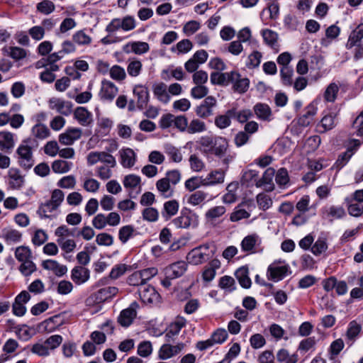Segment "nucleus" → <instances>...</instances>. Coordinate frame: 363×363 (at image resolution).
I'll return each instance as SVG.
<instances>
[{
    "instance_id": "f3484780",
    "label": "nucleus",
    "mask_w": 363,
    "mask_h": 363,
    "mask_svg": "<svg viewBox=\"0 0 363 363\" xmlns=\"http://www.w3.org/2000/svg\"><path fill=\"white\" fill-rule=\"evenodd\" d=\"M275 174V170L273 168H268L264 172L262 177L258 179L255 185L257 187L264 186L265 191H272L274 189V184L273 183V177Z\"/></svg>"
},
{
    "instance_id": "052dcab7",
    "label": "nucleus",
    "mask_w": 363,
    "mask_h": 363,
    "mask_svg": "<svg viewBox=\"0 0 363 363\" xmlns=\"http://www.w3.org/2000/svg\"><path fill=\"white\" fill-rule=\"evenodd\" d=\"M262 57V55L259 51L252 52L249 56L247 61L246 62V66L249 69H254L259 67L261 59Z\"/></svg>"
},
{
    "instance_id": "6e6552de",
    "label": "nucleus",
    "mask_w": 363,
    "mask_h": 363,
    "mask_svg": "<svg viewBox=\"0 0 363 363\" xmlns=\"http://www.w3.org/2000/svg\"><path fill=\"white\" fill-rule=\"evenodd\" d=\"M118 92V87L111 81L103 80L99 92V97L103 101H112Z\"/></svg>"
},
{
    "instance_id": "a878e982",
    "label": "nucleus",
    "mask_w": 363,
    "mask_h": 363,
    "mask_svg": "<svg viewBox=\"0 0 363 363\" xmlns=\"http://www.w3.org/2000/svg\"><path fill=\"white\" fill-rule=\"evenodd\" d=\"M317 113V108L314 104H310L305 109V113L298 118V123L301 126L306 127L313 121V117Z\"/></svg>"
},
{
    "instance_id": "c03bdc74",
    "label": "nucleus",
    "mask_w": 363,
    "mask_h": 363,
    "mask_svg": "<svg viewBox=\"0 0 363 363\" xmlns=\"http://www.w3.org/2000/svg\"><path fill=\"white\" fill-rule=\"evenodd\" d=\"M238 188V184L236 182L230 183L226 188L227 193L223 196V201L225 203H232L236 201L237 196L235 194Z\"/></svg>"
},
{
    "instance_id": "f03ea898",
    "label": "nucleus",
    "mask_w": 363,
    "mask_h": 363,
    "mask_svg": "<svg viewBox=\"0 0 363 363\" xmlns=\"http://www.w3.org/2000/svg\"><path fill=\"white\" fill-rule=\"evenodd\" d=\"M136 27V22L133 16H126L123 18H116L111 20V21L107 25L106 30L112 33L119 29H122L123 31H130L133 30Z\"/></svg>"
},
{
    "instance_id": "bf43d9fd",
    "label": "nucleus",
    "mask_w": 363,
    "mask_h": 363,
    "mask_svg": "<svg viewBox=\"0 0 363 363\" xmlns=\"http://www.w3.org/2000/svg\"><path fill=\"white\" fill-rule=\"evenodd\" d=\"M57 208L58 206H55V203H52L50 201H48L40 206L38 213L41 218H50V216L47 213H52Z\"/></svg>"
},
{
    "instance_id": "58836bf2",
    "label": "nucleus",
    "mask_w": 363,
    "mask_h": 363,
    "mask_svg": "<svg viewBox=\"0 0 363 363\" xmlns=\"http://www.w3.org/2000/svg\"><path fill=\"white\" fill-rule=\"evenodd\" d=\"M13 146V135L8 131L0 132V148L1 150H10Z\"/></svg>"
},
{
    "instance_id": "aec40b11",
    "label": "nucleus",
    "mask_w": 363,
    "mask_h": 363,
    "mask_svg": "<svg viewBox=\"0 0 363 363\" xmlns=\"http://www.w3.org/2000/svg\"><path fill=\"white\" fill-rule=\"evenodd\" d=\"M139 296L144 303H151L158 299L159 294L150 285L141 286L138 289Z\"/></svg>"
},
{
    "instance_id": "bb28decb",
    "label": "nucleus",
    "mask_w": 363,
    "mask_h": 363,
    "mask_svg": "<svg viewBox=\"0 0 363 363\" xmlns=\"http://www.w3.org/2000/svg\"><path fill=\"white\" fill-rule=\"evenodd\" d=\"M363 38V23H359L356 28L352 30L349 36L346 47L347 49H351L354 46H358Z\"/></svg>"
},
{
    "instance_id": "338daca9",
    "label": "nucleus",
    "mask_w": 363,
    "mask_h": 363,
    "mask_svg": "<svg viewBox=\"0 0 363 363\" xmlns=\"http://www.w3.org/2000/svg\"><path fill=\"white\" fill-rule=\"evenodd\" d=\"M142 216L145 220L148 222H155L158 220L159 212L155 208L148 207L143 211Z\"/></svg>"
},
{
    "instance_id": "8fccbe9b",
    "label": "nucleus",
    "mask_w": 363,
    "mask_h": 363,
    "mask_svg": "<svg viewBox=\"0 0 363 363\" xmlns=\"http://www.w3.org/2000/svg\"><path fill=\"white\" fill-rule=\"evenodd\" d=\"M77 228H69L65 225H62L57 228L55 231V236L57 238H65L66 237H77Z\"/></svg>"
},
{
    "instance_id": "c85d7f7f",
    "label": "nucleus",
    "mask_w": 363,
    "mask_h": 363,
    "mask_svg": "<svg viewBox=\"0 0 363 363\" xmlns=\"http://www.w3.org/2000/svg\"><path fill=\"white\" fill-rule=\"evenodd\" d=\"M42 266L45 269L52 271L57 277H61L65 274L67 272L66 266L61 265L57 261L52 259L43 261Z\"/></svg>"
},
{
    "instance_id": "a211bd4d",
    "label": "nucleus",
    "mask_w": 363,
    "mask_h": 363,
    "mask_svg": "<svg viewBox=\"0 0 363 363\" xmlns=\"http://www.w3.org/2000/svg\"><path fill=\"white\" fill-rule=\"evenodd\" d=\"M321 213L323 218H328L330 221L334 219H342L346 216L343 207L336 206L324 207L321 209Z\"/></svg>"
},
{
    "instance_id": "c756f323",
    "label": "nucleus",
    "mask_w": 363,
    "mask_h": 363,
    "mask_svg": "<svg viewBox=\"0 0 363 363\" xmlns=\"http://www.w3.org/2000/svg\"><path fill=\"white\" fill-rule=\"evenodd\" d=\"M118 291L115 286H108L99 289L94 294L95 300L97 302H104L108 298L113 297Z\"/></svg>"
},
{
    "instance_id": "cd10ccee",
    "label": "nucleus",
    "mask_w": 363,
    "mask_h": 363,
    "mask_svg": "<svg viewBox=\"0 0 363 363\" xmlns=\"http://www.w3.org/2000/svg\"><path fill=\"white\" fill-rule=\"evenodd\" d=\"M225 172L222 169L211 171L204 178L206 186L221 184L224 182Z\"/></svg>"
},
{
    "instance_id": "423d86ee",
    "label": "nucleus",
    "mask_w": 363,
    "mask_h": 363,
    "mask_svg": "<svg viewBox=\"0 0 363 363\" xmlns=\"http://www.w3.org/2000/svg\"><path fill=\"white\" fill-rule=\"evenodd\" d=\"M261 244V238L257 233H252L243 238L240 246L244 252L253 254L259 251Z\"/></svg>"
},
{
    "instance_id": "c9c22d12",
    "label": "nucleus",
    "mask_w": 363,
    "mask_h": 363,
    "mask_svg": "<svg viewBox=\"0 0 363 363\" xmlns=\"http://www.w3.org/2000/svg\"><path fill=\"white\" fill-rule=\"evenodd\" d=\"M216 136L204 135L201 137L197 143L200 145L201 151L206 155H209L213 145L214 144Z\"/></svg>"
},
{
    "instance_id": "4be33fe9",
    "label": "nucleus",
    "mask_w": 363,
    "mask_h": 363,
    "mask_svg": "<svg viewBox=\"0 0 363 363\" xmlns=\"http://www.w3.org/2000/svg\"><path fill=\"white\" fill-rule=\"evenodd\" d=\"M74 118L83 126H88L93 121L91 113L82 106L76 108L74 111Z\"/></svg>"
},
{
    "instance_id": "864d4df0",
    "label": "nucleus",
    "mask_w": 363,
    "mask_h": 363,
    "mask_svg": "<svg viewBox=\"0 0 363 363\" xmlns=\"http://www.w3.org/2000/svg\"><path fill=\"white\" fill-rule=\"evenodd\" d=\"M294 75L293 68L291 67H282L280 69V76L281 79L282 84L285 86H292L293 79L292 77Z\"/></svg>"
},
{
    "instance_id": "de8ad7c7",
    "label": "nucleus",
    "mask_w": 363,
    "mask_h": 363,
    "mask_svg": "<svg viewBox=\"0 0 363 363\" xmlns=\"http://www.w3.org/2000/svg\"><path fill=\"white\" fill-rule=\"evenodd\" d=\"M72 163L65 160H55L52 164V171L55 173L63 174L69 172Z\"/></svg>"
},
{
    "instance_id": "603ef678",
    "label": "nucleus",
    "mask_w": 363,
    "mask_h": 363,
    "mask_svg": "<svg viewBox=\"0 0 363 363\" xmlns=\"http://www.w3.org/2000/svg\"><path fill=\"white\" fill-rule=\"evenodd\" d=\"M226 209L223 206H214L208 210L205 214L208 220L213 221L225 214Z\"/></svg>"
},
{
    "instance_id": "412c9836",
    "label": "nucleus",
    "mask_w": 363,
    "mask_h": 363,
    "mask_svg": "<svg viewBox=\"0 0 363 363\" xmlns=\"http://www.w3.org/2000/svg\"><path fill=\"white\" fill-rule=\"evenodd\" d=\"M90 277V271L83 267L77 266L72 270L71 278L72 281L78 285L82 284L87 281Z\"/></svg>"
},
{
    "instance_id": "4d7b16f0",
    "label": "nucleus",
    "mask_w": 363,
    "mask_h": 363,
    "mask_svg": "<svg viewBox=\"0 0 363 363\" xmlns=\"http://www.w3.org/2000/svg\"><path fill=\"white\" fill-rule=\"evenodd\" d=\"M328 249L326 239L318 238L315 242L311 246V252L315 255H320Z\"/></svg>"
},
{
    "instance_id": "b1692460",
    "label": "nucleus",
    "mask_w": 363,
    "mask_h": 363,
    "mask_svg": "<svg viewBox=\"0 0 363 363\" xmlns=\"http://www.w3.org/2000/svg\"><path fill=\"white\" fill-rule=\"evenodd\" d=\"M288 272L289 267L286 265L278 266L271 264L267 270L269 278L274 281L283 279L286 276Z\"/></svg>"
},
{
    "instance_id": "4c0bfd02",
    "label": "nucleus",
    "mask_w": 363,
    "mask_h": 363,
    "mask_svg": "<svg viewBox=\"0 0 363 363\" xmlns=\"http://www.w3.org/2000/svg\"><path fill=\"white\" fill-rule=\"evenodd\" d=\"M184 186L189 191H193L201 186H206V184L203 177L195 176L186 180Z\"/></svg>"
},
{
    "instance_id": "0e129e2a",
    "label": "nucleus",
    "mask_w": 363,
    "mask_h": 363,
    "mask_svg": "<svg viewBox=\"0 0 363 363\" xmlns=\"http://www.w3.org/2000/svg\"><path fill=\"white\" fill-rule=\"evenodd\" d=\"M55 6L51 1L43 0L37 4V10L45 15H48L55 11Z\"/></svg>"
},
{
    "instance_id": "680f3d73",
    "label": "nucleus",
    "mask_w": 363,
    "mask_h": 363,
    "mask_svg": "<svg viewBox=\"0 0 363 363\" xmlns=\"http://www.w3.org/2000/svg\"><path fill=\"white\" fill-rule=\"evenodd\" d=\"M15 257L21 262L26 261L31 258L30 250L24 246L18 247L15 251Z\"/></svg>"
},
{
    "instance_id": "2f4dec72",
    "label": "nucleus",
    "mask_w": 363,
    "mask_h": 363,
    "mask_svg": "<svg viewBox=\"0 0 363 363\" xmlns=\"http://www.w3.org/2000/svg\"><path fill=\"white\" fill-rule=\"evenodd\" d=\"M262 35L263 37L264 43L272 49L278 52V34L272 30L264 29L262 30Z\"/></svg>"
},
{
    "instance_id": "13d9d810",
    "label": "nucleus",
    "mask_w": 363,
    "mask_h": 363,
    "mask_svg": "<svg viewBox=\"0 0 363 363\" xmlns=\"http://www.w3.org/2000/svg\"><path fill=\"white\" fill-rule=\"evenodd\" d=\"M191 169L196 172L202 171L205 167L203 160L196 154L190 155L189 159Z\"/></svg>"
},
{
    "instance_id": "f704fd0d",
    "label": "nucleus",
    "mask_w": 363,
    "mask_h": 363,
    "mask_svg": "<svg viewBox=\"0 0 363 363\" xmlns=\"http://www.w3.org/2000/svg\"><path fill=\"white\" fill-rule=\"evenodd\" d=\"M206 130L207 126L205 122L199 118H194L189 122L186 133L193 135L203 133Z\"/></svg>"
},
{
    "instance_id": "72a5a7b5",
    "label": "nucleus",
    "mask_w": 363,
    "mask_h": 363,
    "mask_svg": "<svg viewBox=\"0 0 363 363\" xmlns=\"http://www.w3.org/2000/svg\"><path fill=\"white\" fill-rule=\"evenodd\" d=\"M171 184L165 177L159 179L156 182V188L160 194L165 198L171 197L174 193V189L171 186Z\"/></svg>"
},
{
    "instance_id": "4468645a",
    "label": "nucleus",
    "mask_w": 363,
    "mask_h": 363,
    "mask_svg": "<svg viewBox=\"0 0 363 363\" xmlns=\"http://www.w3.org/2000/svg\"><path fill=\"white\" fill-rule=\"evenodd\" d=\"M228 147V141L225 138L216 136L214 144L212 146L209 155H213L218 158H222L225 155Z\"/></svg>"
},
{
    "instance_id": "e2e57ef3",
    "label": "nucleus",
    "mask_w": 363,
    "mask_h": 363,
    "mask_svg": "<svg viewBox=\"0 0 363 363\" xmlns=\"http://www.w3.org/2000/svg\"><path fill=\"white\" fill-rule=\"evenodd\" d=\"M133 232L134 228L132 225L123 226L118 231V238L124 244L133 236Z\"/></svg>"
},
{
    "instance_id": "20e7f679",
    "label": "nucleus",
    "mask_w": 363,
    "mask_h": 363,
    "mask_svg": "<svg viewBox=\"0 0 363 363\" xmlns=\"http://www.w3.org/2000/svg\"><path fill=\"white\" fill-rule=\"evenodd\" d=\"M123 184L128 189L130 198H136L141 191V178L136 174H130L125 176Z\"/></svg>"
},
{
    "instance_id": "774afa93",
    "label": "nucleus",
    "mask_w": 363,
    "mask_h": 363,
    "mask_svg": "<svg viewBox=\"0 0 363 363\" xmlns=\"http://www.w3.org/2000/svg\"><path fill=\"white\" fill-rule=\"evenodd\" d=\"M19 270L24 276L28 277L36 270V266L34 262L29 259L21 262Z\"/></svg>"
},
{
    "instance_id": "09e8293b",
    "label": "nucleus",
    "mask_w": 363,
    "mask_h": 363,
    "mask_svg": "<svg viewBox=\"0 0 363 363\" xmlns=\"http://www.w3.org/2000/svg\"><path fill=\"white\" fill-rule=\"evenodd\" d=\"M72 41L79 45H87L91 43V38L84 30H80L73 34Z\"/></svg>"
},
{
    "instance_id": "ddd939ff",
    "label": "nucleus",
    "mask_w": 363,
    "mask_h": 363,
    "mask_svg": "<svg viewBox=\"0 0 363 363\" xmlns=\"http://www.w3.org/2000/svg\"><path fill=\"white\" fill-rule=\"evenodd\" d=\"M238 76V72L234 71L223 73L214 72L211 74V82L213 84L228 85L233 83Z\"/></svg>"
},
{
    "instance_id": "dca6fc26",
    "label": "nucleus",
    "mask_w": 363,
    "mask_h": 363,
    "mask_svg": "<svg viewBox=\"0 0 363 363\" xmlns=\"http://www.w3.org/2000/svg\"><path fill=\"white\" fill-rule=\"evenodd\" d=\"M82 130L78 128H68L65 133L59 136V141L65 145H72L74 141L79 140L82 136Z\"/></svg>"
},
{
    "instance_id": "39448f33",
    "label": "nucleus",
    "mask_w": 363,
    "mask_h": 363,
    "mask_svg": "<svg viewBox=\"0 0 363 363\" xmlns=\"http://www.w3.org/2000/svg\"><path fill=\"white\" fill-rule=\"evenodd\" d=\"M99 162L109 165L110 167H114L116 165L115 157L109 153L94 151L88 154L87 163L89 165L92 166Z\"/></svg>"
},
{
    "instance_id": "1a4fd4ad",
    "label": "nucleus",
    "mask_w": 363,
    "mask_h": 363,
    "mask_svg": "<svg viewBox=\"0 0 363 363\" xmlns=\"http://www.w3.org/2000/svg\"><path fill=\"white\" fill-rule=\"evenodd\" d=\"M216 99L212 96H207L195 109L196 114L201 118H207L213 115V108L216 105Z\"/></svg>"
},
{
    "instance_id": "6ab92c4d",
    "label": "nucleus",
    "mask_w": 363,
    "mask_h": 363,
    "mask_svg": "<svg viewBox=\"0 0 363 363\" xmlns=\"http://www.w3.org/2000/svg\"><path fill=\"white\" fill-rule=\"evenodd\" d=\"M187 269V264L184 261L174 262L165 269L168 277L177 279L182 277Z\"/></svg>"
},
{
    "instance_id": "79ce46f5",
    "label": "nucleus",
    "mask_w": 363,
    "mask_h": 363,
    "mask_svg": "<svg viewBox=\"0 0 363 363\" xmlns=\"http://www.w3.org/2000/svg\"><path fill=\"white\" fill-rule=\"evenodd\" d=\"M235 276L243 288L248 289L250 287L252 282L248 277V269L247 268H239L235 272Z\"/></svg>"
},
{
    "instance_id": "37998d69",
    "label": "nucleus",
    "mask_w": 363,
    "mask_h": 363,
    "mask_svg": "<svg viewBox=\"0 0 363 363\" xmlns=\"http://www.w3.org/2000/svg\"><path fill=\"white\" fill-rule=\"evenodd\" d=\"M9 185L12 189H20L23 184V177L16 169H11L9 172Z\"/></svg>"
},
{
    "instance_id": "f8f14e48",
    "label": "nucleus",
    "mask_w": 363,
    "mask_h": 363,
    "mask_svg": "<svg viewBox=\"0 0 363 363\" xmlns=\"http://www.w3.org/2000/svg\"><path fill=\"white\" fill-rule=\"evenodd\" d=\"M30 299V294L26 291H21L15 298L12 306L14 315L23 316L26 312L25 304Z\"/></svg>"
},
{
    "instance_id": "5fc2aeb1",
    "label": "nucleus",
    "mask_w": 363,
    "mask_h": 363,
    "mask_svg": "<svg viewBox=\"0 0 363 363\" xmlns=\"http://www.w3.org/2000/svg\"><path fill=\"white\" fill-rule=\"evenodd\" d=\"M32 133L35 138L43 140L50 135V130L45 125L38 123L33 127Z\"/></svg>"
},
{
    "instance_id": "6e6d98bb",
    "label": "nucleus",
    "mask_w": 363,
    "mask_h": 363,
    "mask_svg": "<svg viewBox=\"0 0 363 363\" xmlns=\"http://www.w3.org/2000/svg\"><path fill=\"white\" fill-rule=\"evenodd\" d=\"M57 242L66 253L73 252L77 247L76 242L72 239L57 238Z\"/></svg>"
},
{
    "instance_id": "3c124183",
    "label": "nucleus",
    "mask_w": 363,
    "mask_h": 363,
    "mask_svg": "<svg viewBox=\"0 0 363 363\" xmlns=\"http://www.w3.org/2000/svg\"><path fill=\"white\" fill-rule=\"evenodd\" d=\"M231 111L234 112L233 118L236 119L238 122L243 123L247 122L250 118L253 116V113L250 109H242L238 111L236 108H233Z\"/></svg>"
},
{
    "instance_id": "2eb2a0df",
    "label": "nucleus",
    "mask_w": 363,
    "mask_h": 363,
    "mask_svg": "<svg viewBox=\"0 0 363 363\" xmlns=\"http://www.w3.org/2000/svg\"><path fill=\"white\" fill-rule=\"evenodd\" d=\"M133 94L137 97V107L140 110L146 108L150 98L147 88L143 85H135L133 89Z\"/></svg>"
},
{
    "instance_id": "9b49d317",
    "label": "nucleus",
    "mask_w": 363,
    "mask_h": 363,
    "mask_svg": "<svg viewBox=\"0 0 363 363\" xmlns=\"http://www.w3.org/2000/svg\"><path fill=\"white\" fill-rule=\"evenodd\" d=\"M138 304L137 302H133L128 308L123 310L118 318V323L123 327H128L133 323L137 315V308Z\"/></svg>"
},
{
    "instance_id": "69168bd1",
    "label": "nucleus",
    "mask_w": 363,
    "mask_h": 363,
    "mask_svg": "<svg viewBox=\"0 0 363 363\" xmlns=\"http://www.w3.org/2000/svg\"><path fill=\"white\" fill-rule=\"evenodd\" d=\"M165 151L167 155L174 162H180L182 160V155L181 151L176 147L168 145L165 147Z\"/></svg>"
},
{
    "instance_id": "5701e85b",
    "label": "nucleus",
    "mask_w": 363,
    "mask_h": 363,
    "mask_svg": "<svg viewBox=\"0 0 363 363\" xmlns=\"http://www.w3.org/2000/svg\"><path fill=\"white\" fill-rule=\"evenodd\" d=\"M253 111L257 118L264 121H270L272 119V111L269 105L264 103H257L253 107Z\"/></svg>"
},
{
    "instance_id": "7c9ffc66",
    "label": "nucleus",
    "mask_w": 363,
    "mask_h": 363,
    "mask_svg": "<svg viewBox=\"0 0 363 363\" xmlns=\"http://www.w3.org/2000/svg\"><path fill=\"white\" fill-rule=\"evenodd\" d=\"M186 320L183 317H177L176 320L170 324L168 332L166 333L167 340L169 341V339L174 335L179 333L182 328L186 325Z\"/></svg>"
},
{
    "instance_id": "ea45409f",
    "label": "nucleus",
    "mask_w": 363,
    "mask_h": 363,
    "mask_svg": "<svg viewBox=\"0 0 363 363\" xmlns=\"http://www.w3.org/2000/svg\"><path fill=\"white\" fill-rule=\"evenodd\" d=\"M234 112L231 111V109L228 110L224 115H220L215 118V124L216 125L220 128L223 129L230 125L231 121L230 119L233 118L232 114Z\"/></svg>"
},
{
    "instance_id": "9d476101",
    "label": "nucleus",
    "mask_w": 363,
    "mask_h": 363,
    "mask_svg": "<svg viewBox=\"0 0 363 363\" xmlns=\"http://www.w3.org/2000/svg\"><path fill=\"white\" fill-rule=\"evenodd\" d=\"M184 347L185 345L183 342H179L176 345L164 344L159 350L158 357L163 360L170 359L180 353Z\"/></svg>"
},
{
    "instance_id": "393cba45",
    "label": "nucleus",
    "mask_w": 363,
    "mask_h": 363,
    "mask_svg": "<svg viewBox=\"0 0 363 363\" xmlns=\"http://www.w3.org/2000/svg\"><path fill=\"white\" fill-rule=\"evenodd\" d=\"M167 89V85L163 82L155 84L152 86L155 96L163 104H167L170 101V96Z\"/></svg>"
},
{
    "instance_id": "49530a36",
    "label": "nucleus",
    "mask_w": 363,
    "mask_h": 363,
    "mask_svg": "<svg viewBox=\"0 0 363 363\" xmlns=\"http://www.w3.org/2000/svg\"><path fill=\"white\" fill-rule=\"evenodd\" d=\"M233 89L240 94L245 93L247 91L250 85V80L246 78H241L240 74L238 73V77L234 79Z\"/></svg>"
},
{
    "instance_id": "473e14b6",
    "label": "nucleus",
    "mask_w": 363,
    "mask_h": 363,
    "mask_svg": "<svg viewBox=\"0 0 363 363\" xmlns=\"http://www.w3.org/2000/svg\"><path fill=\"white\" fill-rule=\"evenodd\" d=\"M121 164L126 168L132 167L135 162V154L130 148L122 150L120 152Z\"/></svg>"
},
{
    "instance_id": "f257e3e1",
    "label": "nucleus",
    "mask_w": 363,
    "mask_h": 363,
    "mask_svg": "<svg viewBox=\"0 0 363 363\" xmlns=\"http://www.w3.org/2000/svg\"><path fill=\"white\" fill-rule=\"evenodd\" d=\"M214 254V250H210L208 244H203L192 249L187 255L189 263L198 265L207 262Z\"/></svg>"
},
{
    "instance_id": "a19ab883",
    "label": "nucleus",
    "mask_w": 363,
    "mask_h": 363,
    "mask_svg": "<svg viewBox=\"0 0 363 363\" xmlns=\"http://www.w3.org/2000/svg\"><path fill=\"white\" fill-rule=\"evenodd\" d=\"M179 210V203L176 200H171L164 203L162 216L167 219L177 214Z\"/></svg>"
},
{
    "instance_id": "0eeeda50",
    "label": "nucleus",
    "mask_w": 363,
    "mask_h": 363,
    "mask_svg": "<svg viewBox=\"0 0 363 363\" xmlns=\"http://www.w3.org/2000/svg\"><path fill=\"white\" fill-rule=\"evenodd\" d=\"M49 108L58 113L68 116L72 112V104L60 98L52 97L48 101Z\"/></svg>"
},
{
    "instance_id": "a18cd8bd",
    "label": "nucleus",
    "mask_w": 363,
    "mask_h": 363,
    "mask_svg": "<svg viewBox=\"0 0 363 363\" xmlns=\"http://www.w3.org/2000/svg\"><path fill=\"white\" fill-rule=\"evenodd\" d=\"M172 223L177 228H187L191 224V218L189 214L182 212L179 217L172 220Z\"/></svg>"
},
{
    "instance_id": "7ed1b4c3",
    "label": "nucleus",
    "mask_w": 363,
    "mask_h": 363,
    "mask_svg": "<svg viewBox=\"0 0 363 363\" xmlns=\"http://www.w3.org/2000/svg\"><path fill=\"white\" fill-rule=\"evenodd\" d=\"M18 155V162L24 169H30L34 164V159L32 148L24 143H22L16 150Z\"/></svg>"
},
{
    "instance_id": "e433bc0d",
    "label": "nucleus",
    "mask_w": 363,
    "mask_h": 363,
    "mask_svg": "<svg viewBox=\"0 0 363 363\" xmlns=\"http://www.w3.org/2000/svg\"><path fill=\"white\" fill-rule=\"evenodd\" d=\"M208 194L203 191H196L189 195L187 198V203L191 206H199L203 204L206 200Z\"/></svg>"
}]
</instances>
